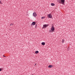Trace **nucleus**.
<instances>
[{
  "mask_svg": "<svg viewBox=\"0 0 75 75\" xmlns=\"http://www.w3.org/2000/svg\"><path fill=\"white\" fill-rule=\"evenodd\" d=\"M54 30H55V28H54V27L52 26V27L51 28V30H49V32L50 33V32L52 33L53 32H54Z\"/></svg>",
  "mask_w": 75,
  "mask_h": 75,
  "instance_id": "f257e3e1",
  "label": "nucleus"
},
{
  "mask_svg": "<svg viewBox=\"0 0 75 75\" xmlns=\"http://www.w3.org/2000/svg\"><path fill=\"white\" fill-rule=\"evenodd\" d=\"M58 2L59 3H62V4H64L65 0H59Z\"/></svg>",
  "mask_w": 75,
  "mask_h": 75,
  "instance_id": "f03ea898",
  "label": "nucleus"
},
{
  "mask_svg": "<svg viewBox=\"0 0 75 75\" xmlns=\"http://www.w3.org/2000/svg\"><path fill=\"white\" fill-rule=\"evenodd\" d=\"M48 26V25H45V24L44 25H43V26L42 28L44 29V28H46Z\"/></svg>",
  "mask_w": 75,
  "mask_h": 75,
  "instance_id": "7ed1b4c3",
  "label": "nucleus"
},
{
  "mask_svg": "<svg viewBox=\"0 0 75 75\" xmlns=\"http://www.w3.org/2000/svg\"><path fill=\"white\" fill-rule=\"evenodd\" d=\"M47 17L49 18H52V16L50 14H49L48 15Z\"/></svg>",
  "mask_w": 75,
  "mask_h": 75,
  "instance_id": "20e7f679",
  "label": "nucleus"
},
{
  "mask_svg": "<svg viewBox=\"0 0 75 75\" xmlns=\"http://www.w3.org/2000/svg\"><path fill=\"white\" fill-rule=\"evenodd\" d=\"M33 15L35 17H36L37 16V13L35 12H34L33 13Z\"/></svg>",
  "mask_w": 75,
  "mask_h": 75,
  "instance_id": "39448f33",
  "label": "nucleus"
},
{
  "mask_svg": "<svg viewBox=\"0 0 75 75\" xmlns=\"http://www.w3.org/2000/svg\"><path fill=\"white\" fill-rule=\"evenodd\" d=\"M35 24H36L35 22H32V25H35Z\"/></svg>",
  "mask_w": 75,
  "mask_h": 75,
  "instance_id": "423d86ee",
  "label": "nucleus"
},
{
  "mask_svg": "<svg viewBox=\"0 0 75 75\" xmlns=\"http://www.w3.org/2000/svg\"><path fill=\"white\" fill-rule=\"evenodd\" d=\"M54 67V66L53 65H50L49 66H48V67L49 68H51V67Z\"/></svg>",
  "mask_w": 75,
  "mask_h": 75,
  "instance_id": "0eeeda50",
  "label": "nucleus"
},
{
  "mask_svg": "<svg viewBox=\"0 0 75 75\" xmlns=\"http://www.w3.org/2000/svg\"><path fill=\"white\" fill-rule=\"evenodd\" d=\"M41 44L42 45H45V43L44 42H42V43H41Z\"/></svg>",
  "mask_w": 75,
  "mask_h": 75,
  "instance_id": "6e6552de",
  "label": "nucleus"
},
{
  "mask_svg": "<svg viewBox=\"0 0 75 75\" xmlns=\"http://www.w3.org/2000/svg\"><path fill=\"white\" fill-rule=\"evenodd\" d=\"M35 53L36 54H37L38 53H39V52H38V51H36L35 52Z\"/></svg>",
  "mask_w": 75,
  "mask_h": 75,
  "instance_id": "1a4fd4ad",
  "label": "nucleus"
},
{
  "mask_svg": "<svg viewBox=\"0 0 75 75\" xmlns=\"http://www.w3.org/2000/svg\"><path fill=\"white\" fill-rule=\"evenodd\" d=\"M51 5L52 6H54L55 5V4L53 3H51Z\"/></svg>",
  "mask_w": 75,
  "mask_h": 75,
  "instance_id": "9d476101",
  "label": "nucleus"
},
{
  "mask_svg": "<svg viewBox=\"0 0 75 75\" xmlns=\"http://www.w3.org/2000/svg\"><path fill=\"white\" fill-rule=\"evenodd\" d=\"M45 18V17H41V19H44Z\"/></svg>",
  "mask_w": 75,
  "mask_h": 75,
  "instance_id": "9b49d317",
  "label": "nucleus"
},
{
  "mask_svg": "<svg viewBox=\"0 0 75 75\" xmlns=\"http://www.w3.org/2000/svg\"><path fill=\"white\" fill-rule=\"evenodd\" d=\"M64 39L62 40V43H64Z\"/></svg>",
  "mask_w": 75,
  "mask_h": 75,
  "instance_id": "f8f14e48",
  "label": "nucleus"
},
{
  "mask_svg": "<svg viewBox=\"0 0 75 75\" xmlns=\"http://www.w3.org/2000/svg\"><path fill=\"white\" fill-rule=\"evenodd\" d=\"M14 24L13 23H11L10 24V26L12 25H13Z\"/></svg>",
  "mask_w": 75,
  "mask_h": 75,
  "instance_id": "ddd939ff",
  "label": "nucleus"
},
{
  "mask_svg": "<svg viewBox=\"0 0 75 75\" xmlns=\"http://www.w3.org/2000/svg\"><path fill=\"white\" fill-rule=\"evenodd\" d=\"M0 4H2V3L1 2V1H0Z\"/></svg>",
  "mask_w": 75,
  "mask_h": 75,
  "instance_id": "4468645a",
  "label": "nucleus"
},
{
  "mask_svg": "<svg viewBox=\"0 0 75 75\" xmlns=\"http://www.w3.org/2000/svg\"><path fill=\"white\" fill-rule=\"evenodd\" d=\"M2 70V69H1V68H0V71H1Z\"/></svg>",
  "mask_w": 75,
  "mask_h": 75,
  "instance_id": "2eb2a0df",
  "label": "nucleus"
},
{
  "mask_svg": "<svg viewBox=\"0 0 75 75\" xmlns=\"http://www.w3.org/2000/svg\"><path fill=\"white\" fill-rule=\"evenodd\" d=\"M3 57H6V56H4V55H3Z\"/></svg>",
  "mask_w": 75,
  "mask_h": 75,
  "instance_id": "dca6fc26",
  "label": "nucleus"
},
{
  "mask_svg": "<svg viewBox=\"0 0 75 75\" xmlns=\"http://www.w3.org/2000/svg\"><path fill=\"white\" fill-rule=\"evenodd\" d=\"M36 64H35V66Z\"/></svg>",
  "mask_w": 75,
  "mask_h": 75,
  "instance_id": "f3484780",
  "label": "nucleus"
},
{
  "mask_svg": "<svg viewBox=\"0 0 75 75\" xmlns=\"http://www.w3.org/2000/svg\"><path fill=\"white\" fill-rule=\"evenodd\" d=\"M32 75H33V74H32Z\"/></svg>",
  "mask_w": 75,
  "mask_h": 75,
  "instance_id": "a211bd4d",
  "label": "nucleus"
}]
</instances>
